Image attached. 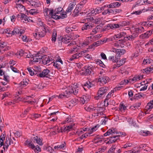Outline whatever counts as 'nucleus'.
<instances>
[{"mask_svg":"<svg viewBox=\"0 0 153 153\" xmlns=\"http://www.w3.org/2000/svg\"><path fill=\"white\" fill-rule=\"evenodd\" d=\"M53 10L49 8H46L43 10V13L45 16H46L48 17L51 16L52 18L53 16H53Z\"/></svg>","mask_w":153,"mask_h":153,"instance_id":"nucleus-7","label":"nucleus"},{"mask_svg":"<svg viewBox=\"0 0 153 153\" xmlns=\"http://www.w3.org/2000/svg\"><path fill=\"white\" fill-rule=\"evenodd\" d=\"M28 81H29V80L27 79H26L25 80L23 79V81L20 82L21 86H24L27 85L28 84Z\"/></svg>","mask_w":153,"mask_h":153,"instance_id":"nucleus-47","label":"nucleus"},{"mask_svg":"<svg viewBox=\"0 0 153 153\" xmlns=\"http://www.w3.org/2000/svg\"><path fill=\"white\" fill-rule=\"evenodd\" d=\"M121 88V87H116L114 88L113 90H111V92L109 93L106 96V99L107 100H108L111 97V94L112 93H114V90L115 91H116V90H119Z\"/></svg>","mask_w":153,"mask_h":153,"instance_id":"nucleus-31","label":"nucleus"},{"mask_svg":"<svg viewBox=\"0 0 153 153\" xmlns=\"http://www.w3.org/2000/svg\"><path fill=\"white\" fill-rule=\"evenodd\" d=\"M117 134V131L114 129L112 128L108 130L103 135L105 136L111 135L109 137V140L105 142L106 144H109L114 143L119 139V136L114 135V134Z\"/></svg>","mask_w":153,"mask_h":153,"instance_id":"nucleus-1","label":"nucleus"},{"mask_svg":"<svg viewBox=\"0 0 153 153\" xmlns=\"http://www.w3.org/2000/svg\"><path fill=\"white\" fill-rule=\"evenodd\" d=\"M86 51H81L80 53H77L72 55L71 57L69 59V60L71 61H72L74 59H77L79 57H81L83 55V54L85 53Z\"/></svg>","mask_w":153,"mask_h":153,"instance_id":"nucleus-11","label":"nucleus"},{"mask_svg":"<svg viewBox=\"0 0 153 153\" xmlns=\"http://www.w3.org/2000/svg\"><path fill=\"white\" fill-rule=\"evenodd\" d=\"M66 144L65 142L61 143L60 145H59L54 147V149L55 150H59L63 148L65 146Z\"/></svg>","mask_w":153,"mask_h":153,"instance_id":"nucleus-33","label":"nucleus"},{"mask_svg":"<svg viewBox=\"0 0 153 153\" xmlns=\"http://www.w3.org/2000/svg\"><path fill=\"white\" fill-rule=\"evenodd\" d=\"M134 37L133 35H129L127 36H125L124 38L126 40H132L134 39Z\"/></svg>","mask_w":153,"mask_h":153,"instance_id":"nucleus-49","label":"nucleus"},{"mask_svg":"<svg viewBox=\"0 0 153 153\" xmlns=\"http://www.w3.org/2000/svg\"><path fill=\"white\" fill-rule=\"evenodd\" d=\"M126 43L124 40L120 39L114 42L113 43V45L117 48H123L124 47Z\"/></svg>","mask_w":153,"mask_h":153,"instance_id":"nucleus-6","label":"nucleus"},{"mask_svg":"<svg viewBox=\"0 0 153 153\" xmlns=\"http://www.w3.org/2000/svg\"><path fill=\"white\" fill-rule=\"evenodd\" d=\"M133 144L132 143L129 142H127L125 144L123 145V148L126 149L127 148L132 147L133 146Z\"/></svg>","mask_w":153,"mask_h":153,"instance_id":"nucleus-45","label":"nucleus"},{"mask_svg":"<svg viewBox=\"0 0 153 153\" xmlns=\"http://www.w3.org/2000/svg\"><path fill=\"white\" fill-rule=\"evenodd\" d=\"M11 139L9 138H6L5 143H4L3 145L4 147L3 148L4 150H5L6 149H7L9 146L11 145Z\"/></svg>","mask_w":153,"mask_h":153,"instance_id":"nucleus-22","label":"nucleus"},{"mask_svg":"<svg viewBox=\"0 0 153 153\" xmlns=\"http://www.w3.org/2000/svg\"><path fill=\"white\" fill-rule=\"evenodd\" d=\"M121 152L120 149H118L115 145H113L108 151V153H120Z\"/></svg>","mask_w":153,"mask_h":153,"instance_id":"nucleus-10","label":"nucleus"},{"mask_svg":"<svg viewBox=\"0 0 153 153\" xmlns=\"http://www.w3.org/2000/svg\"><path fill=\"white\" fill-rule=\"evenodd\" d=\"M86 128H85L84 129H79L76 132V133L77 135H80L84 133V132L86 131Z\"/></svg>","mask_w":153,"mask_h":153,"instance_id":"nucleus-42","label":"nucleus"},{"mask_svg":"<svg viewBox=\"0 0 153 153\" xmlns=\"http://www.w3.org/2000/svg\"><path fill=\"white\" fill-rule=\"evenodd\" d=\"M104 8L103 7H99L95 8L96 11L97 13H100L102 11L104 10Z\"/></svg>","mask_w":153,"mask_h":153,"instance_id":"nucleus-50","label":"nucleus"},{"mask_svg":"<svg viewBox=\"0 0 153 153\" xmlns=\"http://www.w3.org/2000/svg\"><path fill=\"white\" fill-rule=\"evenodd\" d=\"M140 134L143 136H146L152 135V133L148 131L141 130L140 132Z\"/></svg>","mask_w":153,"mask_h":153,"instance_id":"nucleus-29","label":"nucleus"},{"mask_svg":"<svg viewBox=\"0 0 153 153\" xmlns=\"http://www.w3.org/2000/svg\"><path fill=\"white\" fill-rule=\"evenodd\" d=\"M71 39L72 38L70 36L65 35L61 39V41L63 43L67 44L69 43Z\"/></svg>","mask_w":153,"mask_h":153,"instance_id":"nucleus-16","label":"nucleus"},{"mask_svg":"<svg viewBox=\"0 0 153 153\" xmlns=\"http://www.w3.org/2000/svg\"><path fill=\"white\" fill-rule=\"evenodd\" d=\"M34 140L35 141H36V143L39 145H42V140L39 138L38 137L36 136L34 138Z\"/></svg>","mask_w":153,"mask_h":153,"instance_id":"nucleus-35","label":"nucleus"},{"mask_svg":"<svg viewBox=\"0 0 153 153\" xmlns=\"http://www.w3.org/2000/svg\"><path fill=\"white\" fill-rule=\"evenodd\" d=\"M109 77L106 76H100L98 79V81L102 84H106L109 82Z\"/></svg>","mask_w":153,"mask_h":153,"instance_id":"nucleus-12","label":"nucleus"},{"mask_svg":"<svg viewBox=\"0 0 153 153\" xmlns=\"http://www.w3.org/2000/svg\"><path fill=\"white\" fill-rule=\"evenodd\" d=\"M113 52H116L117 53L119 54L120 55H123L126 52V51L124 49H113L112 51Z\"/></svg>","mask_w":153,"mask_h":153,"instance_id":"nucleus-28","label":"nucleus"},{"mask_svg":"<svg viewBox=\"0 0 153 153\" xmlns=\"http://www.w3.org/2000/svg\"><path fill=\"white\" fill-rule=\"evenodd\" d=\"M52 58L49 56H42V63L44 65H46L50 63V62L51 61Z\"/></svg>","mask_w":153,"mask_h":153,"instance_id":"nucleus-14","label":"nucleus"},{"mask_svg":"<svg viewBox=\"0 0 153 153\" xmlns=\"http://www.w3.org/2000/svg\"><path fill=\"white\" fill-rule=\"evenodd\" d=\"M11 32L12 33H10L12 34L13 35L17 34H19V30L17 28H15L14 30Z\"/></svg>","mask_w":153,"mask_h":153,"instance_id":"nucleus-53","label":"nucleus"},{"mask_svg":"<svg viewBox=\"0 0 153 153\" xmlns=\"http://www.w3.org/2000/svg\"><path fill=\"white\" fill-rule=\"evenodd\" d=\"M120 110V111L125 110L126 109V107L123 104H120L119 106Z\"/></svg>","mask_w":153,"mask_h":153,"instance_id":"nucleus-64","label":"nucleus"},{"mask_svg":"<svg viewBox=\"0 0 153 153\" xmlns=\"http://www.w3.org/2000/svg\"><path fill=\"white\" fill-rule=\"evenodd\" d=\"M55 13L53 12V16H52L53 18L57 19H64L67 17L66 12L61 7L56 9L55 10Z\"/></svg>","mask_w":153,"mask_h":153,"instance_id":"nucleus-2","label":"nucleus"},{"mask_svg":"<svg viewBox=\"0 0 153 153\" xmlns=\"http://www.w3.org/2000/svg\"><path fill=\"white\" fill-rule=\"evenodd\" d=\"M93 22L97 24H98L101 22V19L100 18H97L95 19H93Z\"/></svg>","mask_w":153,"mask_h":153,"instance_id":"nucleus-62","label":"nucleus"},{"mask_svg":"<svg viewBox=\"0 0 153 153\" xmlns=\"http://www.w3.org/2000/svg\"><path fill=\"white\" fill-rule=\"evenodd\" d=\"M77 101L76 99L75 98L73 99L67 103V106L69 108H71L76 105L77 104Z\"/></svg>","mask_w":153,"mask_h":153,"instance_id":"nucleus-15","label":"nucleus"},{"mask_svg":"<svg viewBox=\"0 0 153 153\" xmlns=\"http://www.w3.org/2000/svg\"><path fill=\"white\" fill-rule=\"evenodd\" d=\"M93 27V25L92 24V22H88L83 25L82 30H87L91 29Z\"/></svg>","mask_w":153,"mask_h":153,"instance_id":"nucleus-13","label":"nucleus"},{"mask_svg":"<svg viewBox=\"0 0 153 153\" xmlns=\"http://www.w3.org/2000/svg\"><path fill=\"white\" fill-rule=\"evenodd\" d=\"M28 4H30L32 6H34L35 7H38L40 5V4L39 3L35 2L32 0H28Z\"/></svg>","mask_w":153,"mask_h":153,"instance_id":"nucleus-25","label":"nucleus"},{"mask_svg":"<svg viewBox=\"0 0 153 153\" xmlns=\"http://www.w3.org/2000/svg\"><path fill=\"white\" fill-rule=\"evenodd\" d=\"M153 62V61L152 59L149 58H147L143 60V63L144 65H146L152 63Z\"/></svg>","mask_w":153,"mask_h":153,"instance_id":"nucleus-37","label":"nucleus"},{"mask_svg":"<svg viewBox=\"0 0 153 153\" xmlns=\"http://www.w3.org/2000/svg\"><path fill=\"white\" fill-rule=\"evenodd\" d=\"M37 10L36 9H31L29 11H28L27 10L26 11L29 12L30 14H31L32 15H35L36 14L37 12Z\"/></svg>","mask_w":153,"mask_h":153,"instance_id":"nucleus-46","label":"nucleus"},{"mask_svg":"<svg viewBox=\"0 0 153 153\" xmlns=\"http://www.w3.org/2000/svg\"><path fill=\"white\" fill-rule=\"evenodd\" d=\"M16 2L18 4H20L22 5L25 2L28 4V0H16Z\"/></svg>","mask_w":153,"mask_h":153,"instance_id":"nucleus-51","label":"nucleus"},{"mask_svg":"<svg viewBox=\"0 0 153 153\" xmlns=\"http://www.w3.org/2000/svg\"><path fill=\"white\" fill-rule=\"evenodd\" d=\"M7 45L6 43L4 42H0V49H3L5 48Z\"/></svg>","mask_w":153,"mask_h":153,"instance_id":"nucleus-60","label":"nucleus"},{"mask_svg":"<svg viewBox=\"0 0 153 153\" xmlns=\"http://www.w3.org/2000/svg\"><path fill=\"white\" fill-rule=\"evenodd\" d=\"M56 30H54L53 31L52 37V41L53 42H55L56 40Z\"/></svg>","mask_w":153,"mask_h":153,"instance_id":"nucleus-38","label":"nucleus"},{"mask_svg":"<svg viewBox=\"0 0 153 153\" xmlns=\"http://www.w3.org/2000/svg\"><path fill=\"white\" fill-rule=\"evenodd\" d=\"M75 4V3L74 1L70 3L69 4L66 10V13H71V10L74 9Z\"/></svg>","mask_w":153,"mask_h":153,"instance_id":"nucleus-20","label":"nucleus"},{"mask_svg":"<svg viewBox=\"0 0 153 153\" xmlns=\"http://www.w3.org/2000/svg\"><path fill=\"white\" fill-rule=\"evenodd\" d=\"M121 5L120 3L115 2L111 3L110 4L108 5L107 7L108 8H115L118 7H120Z\"/></svg>","mask_w":153,"mask_h":153,"instance_id":"nucleus-21","label":"nucleus"},{"mask_svg":"<svg viewBox=\"0 0 153 153\" xmlns=\"http://www.w3.org/2000/svg\"><path fill=\"white\" fill-rule=\"evenodd\" d=\"M152 108H153V101L152 102V100L147 104L145 107V109L148 111H151Z\"/></svg>","mask_w":153,"mask_h":153,"instance_id":"nucleus-27","label":"nucleus"},{"mask_svg":"<svg viewBox=\"0 0 153 153\" xmlns=\"http://www.w3.org/2000/svg\"><path fill=\"white\" fill-rule=\"evenodd\" d=\"M102 44V43L101 42V41L99 40L97 41L96 42H94L93 44V45L94 46H95L96 47H97L99 45H100Z\"/></svg>","mask_w":153,"mask_h":153,"instance_id":"nucleus-61","label":"nucleus"},{"mask_svg":"<svg viewBox=\"0 0 153 153\" xmlns=\"http://www.w3.org/2000/svg\"><path fill=\"white\" fill-rule=\"evenodd\" d=\"M18 18L21 19L22 22H33L32 20L30 19L28 17L23 13H21L18 14L17 16Z\"/></svg>","mask_w":153,"mask_h":153,"instance_id":"nucleus-5","label":"nucleus"},{"mask_svg":"<svg viewBox=\"0 0 153 153\" xmlns=\"http://www.w3.org/2000/svg\"><path fill=\"white\" fill-rule=\"evenodd\" d=\"M32 149L34 150V151L35 152H37L38 153L39 152H40L41 150L39 146H34V148H32Z\"/></svg>","mask_w":153,"mask_h":153,"instance_id":"nucleus-54","label":"nucleus"},{"mask_svg":"<svg viewBox=\"0 0 153 153\" xmlns=\"http://www.w3.org/2000/svg\"><path fill=\"white\" fill-rule=\"evenodd\" d=\"M153 70V69L151 68H147L143 70V72H145L146 73H148L150 72H152Z\"/></svg>","mask_w":153,"mask_h":153,"instance_id":"nucleus-58","label":"nucleus"},{"mask_svg":"<svg viewBox=\"0 0 153 153\" xmlns=\"http://www.w3.org/2000/svg\"><path fill=\"white\" fill-rule=\"evenodd\" d=\"M153 33V30H149L146 32L144 33L141 35V36L143 37V38H148L150 36L152 33Z\"/></svg>","mask_w":153,"mask_h":153,"instance_id":"nucleus-26","label":"nucleus"},{"mask_svg":"<svg viewBox=\"0 0 153 153\" xmlns=\"http://www.w3.org/2000/svg\"><path fill=\"white\" fill-rule=\"evenodd\" d=\"M25 143L26 145L28 146L31 148L34 147V145L30 141L27 140L25 141Z\"/></svg>","mask_w":153,"mask_h":153,"instance_id":"nucleus-44","label":"nucleus"},{"mask_svg":"<svg viewBox=\"0 0 153 153\" xmlns=\"http://www.w3.org/2000/svg\"><path fill=\"white\" fill-rule=\"evenodd\" d=\"M16 7L20 12H24L25 11V7L20 4L17 3L16 4Z\"/></svg>","mask_w":153,"mask_h":153,"instance_id":"nucleus-24","label":"nucleus"},{"mask_svg":"<svg viewBox=\"0 0 153 153\" xmlns=\"http://www.w3.org/2000/svg\"><path fill=\"white\" fill-rule=\"evenodd\" d=\"M120 54H118L117 53L116 54L115 56V57H114L115 60L114 61V62H117L118 60L120 59Z\"/></svg>","mask_w":153,"mask_h":153,"instance_id":"nucleus-57","label":"nucleus"},{"mask_svg":"<svg viewBox=\"0 0 153 153\" xmlns=\"http://www.w3.org/2000/svg\"><path fill=\"white\" fill-rule=\"evenodd\" d=\"M90 98V97L88 95H84L80 98V101L83 104H84L88 102Z\"/></svg>","mask_w":153,"mask_h":153,"instance_id":"nucleus-17","label":"nucleus"},{"mask_svg":"<svg viewBox=\"0 0 153 153\" xmlns=\"http://www.w3.org/2000/svg\"><path fill=\"white\" fill-rule=\"evenodd\" d=\"M32 59L31 60V61L35 63L36 62H42V56L39 55V54H37L35 56H32Z\"/></svg>","mask_w":153,"mask_h":153,"instance_id":"nucleus-9","label":"nucleus"},{"mask_svg":"<svg viewBox=\"0 0 153 153\" xmlns=\"http://www.w3.org/2000/svg\"><path fill=\"white\" fill-rule=\"evenodd\" d=\"M53 65L57 69H59L61 68L60 65L57 63V60L55 62H53Z\"/></svg>","mask_w":153,"mask_h":153,"instance_id":"nucleus-52","label":"nucleus"},{"mask_svg":"<svg viewBox=\"0 0 153 153\" xmlns=\"http://www.w3.org/2000/svg\"><path fill=\"white\" fill-rule=\"evenodd\" d=\"M108 90V88L107 87H104L100 88L99 90L97 95L95 97V98L96 100H98L101 99L102 97V96Z\"/></svg>","mask_w":153,"mask_h":153,"instance_id":"nucleus-4","label":"nucleus"},{"mask_svg":"<svg viewBox=\"0 0 153 153\" xmlns=\"http://www.w3.org/2000/svg\"><path fill=\"white\" fill-rule=\"evenodd\" d=\"M24 54L23 56L25 58H32V56H33V55L31 54L30 53L29 51H28L26 52L24 51Z\"/></svg>","mask_w":153,"mask_h":153,"instance_id":"nucleus-39","label":"nucleus"},{"mask_svg":"<svg viewBox=\"0 0 153 153\" xmlns=\"http://www.w3.org/2000/svg\"><path fill=\"white\" fill-rule=\"evenodd\" d=\"M126 35V33L124 32H122L114 36V38L120 39L122 37H125Z\"/></svg>","mask_w":153,"mask_h":153,"instance_id":"nucleus-32","label":"nucleus"},{"mask_svg":"<svg viewBox=\"0 0 153 153\" xmlns=\"http://www.w3.org/2000/svg\"><path fill=\"white\" fill-rule=\"evenodd\" d=\"M80 11V9L79 8V7L78 6L76 7L74 10V13L75 15H78Z\"/></svg>","mask_w":153,"mask_h":153,"instance_id":"nucleus-56","label":"nucleus"},{"mask_svg":"<svg viewBox=\"0 0 153 153\" xmlns=\"http://www.w3.org/2000/svg\"><path fill=\"white\" fill-rule=\"evenodd\" d=\"M143 78L142 76H135L133 78L130 79H129V82L130 83H134L138 81Z\"/></svg>","mask_w":153,"mask_h":153,"instance_id":"nucleus-19","label":"nucleus"},{"mask_svg":"<svg viewBox=\"0 0 153 153\" xmlns=\"http://www.w3.org/2000/svg\"><path fill=\"white\" fill-rule=\"evenodd\" d=\"M33 36L36 39H39L40 38L44 37L45 35V33L40 31L33 33Z\"/></svg>","mask_w":153,"mask_h":153,"instance_id":"nucleus-18","label":"nucleus"},{"mask_svg":"<svg viewBox=\"0 0 153 153\" xmlns=\"http://www.w3.org/2000/svg\"><path fill=\"white\" fill-rule=\"evenodd\" d=\"M120 24L121 27H124L129 25L130 24V23L129 22L126 21L120 22Z\"/></svg>","mask_w":153,"mask_h":153,"instance_id":"nucleus-41","label":"nucleus"},{"mask_svg":"<svg viewBox=\"0 0 153 153\" xmlns=\"http://www.w3.org/2000/svg\"><path fill=\"white\" fill-rule=\"evenodd\" d=\"M68 127H67V126L66 127H61L60 129H59L58 128V132H63L66 131H68Z\"/></svg>","mask_w":153,"mask_h":153,"instance_id":"nucleus-43","label":"nucleus"},{"mask_svg":"<svg viewBox=\"0 0 153 153\" xmlns=\"http://www.w3.org/2000/svg\"><path fill=\"white\" fill-rule=\"evenodd\" d=\"M50 70L48 69H44L42 72L40 73L37 76L40 77H49L50 76Z\"/></svg>","mask_w":153,"mask_h":153,"instance_id":"nucleus-8","label":"nucleus"},{"mask_svg":"<svg viewBox=\"0 0 153 153\" xmlns=\"http://www.w3.org/2000/svg\"><path fill=\"white\" fill-rule=\"evenodd\" d=\"M79 91V89L77 87L76 85H73L69 87L65 91V96H69L71 94H74L77 95Z\"/></svg>","mask_w":153,"mask_h":153,"instance_id":"nucleus-3","label":"nucleus"},{"mask_svg":"<svg viewBox=\"0 0 153 153\" xmlns=\"http://www.w3.org/2000/svg\"><path fill=\"white\" fill-rule=\"evenodd\" d=\"M85 109L88 111H91L93 110H95V109L94 108V106L92 105L89 106H86L85 107Z\"/></svg>","mask_w":153,"mask_h":153,"instance_id":"nucleus-36","label":"nucleus"},{"mask_svg":"<svg viewBox=\"0 0 153 153\" xmlns=\"http://www.w3.org/2000/svg\"><path fill=\"white\" fill-rule=\"evenodd\" d=\"M19 100H21L22 101H24V102H27L29 104H33V103H35L36 102V101L34 99L33 100H31V99L30 100H29L28 101H24V100H22V99L19 98Z\"/></svg>","mask_w":153,"mask_h":153,"instance_id":"nucleus-40","label":"nucleus"},{"mask_svg":"<svg viewBox=\"0 0 153 153\" xmlns=\"http://www.w3.org/2000/svg\"><path fill=\"white\" fill-rule=\"evenodd\" d=\"M93 85L89 81H87L83 85L84 86L87 87L88 88L91 87Z\"/></svg>","mask_w":153,"mask_h":153,"instance_id":"nucleus-48","label":"nucleus"},{"mask_svg":"<svg viewBox=\"0 0 153 153\" xmlns=\"http://www.w3.org/2000/svg\"><path fill=\"white\" fill-rule=\"evenodd\" d=\"M47 150L50 153H52L54 151V149H53L51 147L48 146L46 147Z\"/></svg>","mask_w":153,"mask_h":153,"instance_id":"nucleus-55","label":"nucleus"},{"mask_svg":"<svg viewBox=\"0 0 153 153\" xmlns=\"http://www.w3.org/2000/svg\"><path fill=\"white\" fill-rule=\"evenodd\" d=\"M92 68V67H91V65H88L85 66L84 68L85 69L86 73H87L88 75H90L91 73Z\"/></svg>","mask_w":153,"mask_h":153,"instance_id":"nucleus-30","label":"nucleus"},{"mask_svg":"<svg viewBox=\"0 0 153 153\" xmlns=\"http://www.w3.org/2000/svg\"><path fill=\"white\" fill-rule=\"evenodd\" d=\"M69 43H70L68 45V46H72L73 45L76 44V42L74 39H72V38Z\"/></svg>","mask_w":153,"mask_h":153,"instance_id":"nucleus-63","label":"nucleus"},{"mask_svg":"<svg viewBox=\"0 0 153 153\" xmlns=\"http://www.w3.org/2000/svg\"><path fill=\"white\" fill-rule=\"evenodd\" d=\"M109 27L111 29L112 28H121V27L120 23L116 24H111L109 25Z\"/></svg>","mask_w":153,"mask_h":153,"instance_id":"nucleus-34","label":"nucleus"},{"mask_svg":"<svg viewBox=\"0 0 153 153\" xmlns=\"http://www.w3.org/2000/svg\"><path fill=\"white\" fill-rule=\"evenodd\" d=\"M133 30L137 33L136 35L137 36L138 35L137 34L140 33L144 32V28L143 27L140 26L138 27L134 28Z\"/></svg>","mask_w":153,"mask_h":153,"instance_id":"nucleus-23","label":"nucleus"},{"mask_svg":"<svg viewBox=\"0 0 153 153\" xmlns=\"http://www.w3.org/2000/svg\"><path fill=\"white\" fill-rule=\"evenodd\" d=\"M98 128V126H95L94 127H93L91 128L90 129V132H91L90 133V134L92 133V132L95 131L97 130Z\"/></svg>","mask_w":153,"mask_h":153,"instance_id":"nucleus-59","label":"nucleus"}]
</instances>
